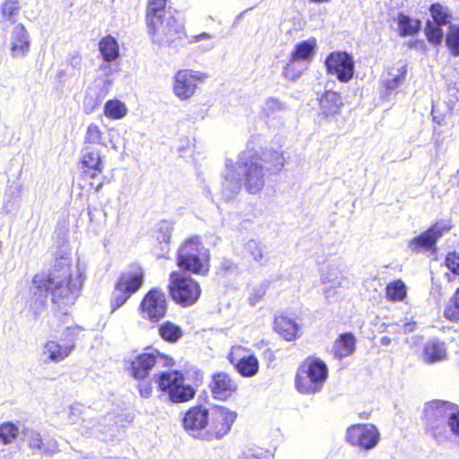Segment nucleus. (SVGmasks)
Returning a JSON list of instances; mask_svg holds the SVG:
<instances>
[{
	"label": "nucleus",
	"instance_id": "nucleus-24",
	"mask_svg": "<svg viewBox=\"0 0 459 459\" xmlns=\"http://www.w3.org/2000/svg\"><path fill=\"white\" fill-rule=\"evenodd\" d=\"M422 359L428 364L446 360L447 349L445 342L437 339L429 340L423 346Z\"/></svg>",
	"mask_w": 459,
	"mask_h": 459
},
{
	"label": "nucleus",
	"instance_id": "nucleus-58",
	"mask_svg": "<svg viewBox=\"0 0 459 459\" xmlns=\"http://www.w3.org/2000/svg\"><path fill=\"white\" fill-rule=\"evenodd\" d=\"M212 39V35L206 33V32H203L199 35H196V36H194L193 37V39L191 40L192 42H199L203 39Z\"/></svg>",
	"mask_w": 459,
	"mask_h": 459
},
{
	"label": "nucleus",
	"instance_id": "nucleus-49",
	"mask_svg": "<svg viewBox=\"0 0 459 459\" xmlns=\"http://www.w3.org/2000/svg\"><path fill=\"white\" fill-rule=\"evenodd\" d=\"M283 108L282 104L276 99H268L263 107V111L266 116H271L273 113L280 111Z\"/></svg>",
	"mask_w": 459,
	"mask_h": 459
},
{
	"label": "nucleus",
	"instance_id": "nucleus-29",
	"mask_svg": "<svg viewBox=\"0 0 459 459\" xmlns=\"http://www.w3.org/2000/svg\"><path fill=\"white\" fill-rule=\"evenodd\" d=\"M356 340L351 333H342L335 341L333 352L335 358L342 359L355 351Z\"/></svg>",
	"mask_w": 459,
	"mask_h": 459
},
{
	"label": "nucleus",
	"instance_id": "nucleus-2",
	"mask_svg": "<svg viewBox=\"0 0 459 459\" xmlns=\"http://www.w3.org/2000/svg\"><path fill=\"white\" fill-rule=\"evenodd\" d=\"M235 167L249 194H257L264 188L268 169L262 163L260 156L252 151L243 152Z\"/></svg>",
	"mask_w": 459,
	"mask_h": 459
},
{
	"label": "nucleus",
	"instance_id": "nucleus-41",
	"mask_svg": "<svg viewBox=\"0 0 459 459\" xmlns=\"http://www.w3.org/2000/svg\"><path fill=\"white\" fill-rule=\"evenodd\" d=\"M19 435V429L12 422H4L0 425V441L4 445L13 443Z\"/></svg>",
	"mask_w": 459,
	"mask_h": 459
},
{
	"label": "nucleus",
	"instance_id": "nucleus-40",
	"mask_svg": "<svg viewBox=\"0 0 459 459\" xmlns=\"http://www.w3.org/2000/svg\"><path fill=\"white\" fill-rule=\"evenodd\" d=\"M262 163L270 165L266 169L280 171L284 165V158L282 154L276 151H268L263 153V157H260Z\"/></svg>",
	"mask_w": 459,
	"mask_h": 459
},
{
	"label": "nucleus",
	"instance_id": "nucleus-13",
	"mask_svg": "<svg viewBox=\"0 0 459 459\" xmlns=\"http://www.w3.org/2000/svg\"><path fill=\"white\" fill-rule=\"evenodd\" d=\"M452 228L451 222L447 221H439L432 225L420 236L410 240L408 247L411 252L419 253L422 250L432 249L437 239Z\"/></svg>",
	"mask_w": 459,
	"mask_h": 459
},
{
	"label": "nucleus",
	"instance_id": "nucleus-46",
	"mask_svg": "<svg viewBox=\"0 0 459 459\" xmlns=\"http://www.w3.org/2000/svg\"><path fill=\"white\" fill-rule=\"evenodd\" d=\"M19 9L18 0H4L0 6L1 14L6 20H12L18 14Z\"/></svg>",
	"mask_w": 459,
	"mask_h": 459
},
{
	"label": "nucleus",
	"instance_id": "nucleus-48",
	"mask_svg": "<svg viewBox=\"0 0 459 459\" xmlns=\"http://www.w3.org/2000/svg\"><path fill=\"white\" fill-rule=\"evenodd\" d=\"M100 70L105 75V79L103 80V89L108 92L113 82V80L109 76L117 71V67H115L110 63L105 62L100 66Z\"/></svg>",
	"mask_w": 459,
	"mask_h": 459
},
{
	"label": "nucleus",
	"instance_id": "nucleus-45",
	"mask_svg": "<svg viewBox=\"0 0 459 459\" xmlns=\"http://www.w3.org/2000/svg\"><path fill=\"white\" fill-rule=\"evenodd\" d=\"M87 410L88 408H85L80 403H74L71 405L67 411V420L69 423L78 427L80 421L87 412Z\"/></svg>",
	"mask_w": 459,
	"mask_h": 459
},
{
	"label": "nucleus",
	"instance_id": "nucleus-18",
	"mask_svg": "<svg viewBox=\"0 0 459 459\" xmlns=\"http://www.w3.org/2000/svg\"><path fill=\"white\" fill-rule=\"evenodd\" d=\"M79 163L84 175L95 178L103 172L104 155L97 146L83 145L80 152Z\"/></svg>",
	"mask_w": 459,
	"mask_h": 459
},
{
	"label": "nucleus",
	"instance_id": "nucleus-32",
	"mask_svg": "<svg viewBox=\"0 0 459 459\" xmlns=\"http://www.w3.org/2000/svg\"><path fill=\"white\" fill-rule=\"evenodd\" d=\"M99 50L104 62L111 63L119 56L118 44L115 38L107 36L99 43Z\"/></svg>",
	"mask_w": 459,
	"mask_h": 459
},
{
	"label": "nucleus",
	"instance_id": "nucleus-51",
	"mask_svg": "<svg viewBox=\"0 0 459 459\" xmlns=\"http://www.w3.org/2000/svg\"><path fill=\"white\" fill-rule=\"evenodd\" d=\"M444 316L446 318L452 321L459 319V307L453 302L451 299L445 308Z\"/></svg>",
	"mask_w": 459,
	"mask_h": 459
},
{
	"label": "nucleus",
	"instance_id": "nucleus-59",
	"mask_svg": "<svg viewBox=\"0 0 459 459\" xmlns=\"http://www.w3.org/2000/svg\"><path fill=\"white\" fill-rule=\"evenodd\" d=\"M415 325H416V324L414 322L404 324V325H403L404 332L411 333V332L414 331Z\"/></svg>",
	"mask_w": 459,
	"mask_h": 459
},
{
	"label": "nucleus",
	"instance_id": "nucleus-26",
	"mask_svg": "<svg viewBox=\"0 0 459 459\" xmlns=\"http://www.w3.org/2000/svg\"><path fill=\"white\" fill-rule=\"evenodd\" d=\"M228 170L225 175L224 182L222 183L221 195L226 201H230L234 198L241 188L240 176H238V170L236 167L231 166L230 168L227 165Z\"/></svg>",
	"mask_w": 459,
	"mask_h": 459
},
{
	"label": "nucleus",
	"instance_id": "nucleus-10",
	"mask_svg": "<svg viewBox=\"0 0 459 459\" xmlns=\"http://www.w3.org/2000/svg\"><path fill=\"white\" fill-rule=\"evenodd\" d=\"M455 405L441 400L429 402L424 407V418L427 429L437 436V430L447 423Z\"/></svg>",
	"mask_w": 459,
	"mask_h": 459
},
{
	"label": "nucleus",
	"instance_id": "nucleus-38",
	"mask_svg": "<svg viewBox=\"0 0 459 459\" xmlns=\"http://www.w3.org/2000/svg\"><path fill=\"white\" fill-rule=\"evenodd\" d=\"M160 337L169 342H176L182 337V330L179 326L171 322H165L159 327Z\"/></svg>",
	"mask_w": 459,
	"mask_h": 459
},
{
	"label": "nucleus",
	"instance_id": "nucleus-39",
	"mask_svg": "<svg viewBox=\"0 0 459 459\" xmlns=\"http://www.w3.org/2000/svg\"><path fill=\"white\" fill-rule=\"evenodd\" d=\"M126 113L127 108L126 105L118 100H108L104 106L105 116L111 119H120L124 117Z\"/></svg>",
	"mask_w": 459,
	"mask_h": 459
},
{
	"label": "nucleus",
	"instance_id": "nucleus-30",
	"mask_svg": "<svg viewBox=\"0 0 459 459\" xmlns=\"http://www.w3.org/2000/svg\"><path fill=\"white\" fill-rule=\"evenodd\" d=\"M343 273L338 266L328 265L322 273L321 281L325 285V293L329 297V290L342 286Z\"/></svg>",
	"mask_w": 459,
	"mask_h": 459
},
{
	"label": "nucleus",
	"instance_id": "nucleus-53",
	"mask_svg": "<svg viewBox=\"0 0 459 459\" xmlns=\"http://www.w3.org/2000/svg\"><path fill=\"white\" fill-rule=\"evenodd\" d=\"M446 264L452 273L459 275V255L455 253L448 254L446 258Z\"/></svg>",
	"mask_w": 459,
	"mask_h": 459
},
{
	"label": "nucleus",
	"instance_id": "nucleus-8",
	"mask_svg": "<svg viewBox=\"0 0 459 459\" xmlns=\"http://www.w3.org/2000/svg\"><path fill=\"white\" fill-rule=\"evenodd\" d=\"M152 41L160 46H169L184 35V27L171 14L154 24H147Z\"/></svg>",
	"mask_w": 459,
	"mask_h": 459
},
{
	"label": "nucleus",
	"instance_id": "nucleus-47",
	"mask_svg": "<svg viewBox=\"0 0 459 459\" xmlns=\"http://www.w3.org/2000/svg\"><path fill=\"white\" fill-rule=\"evenodd\" d=\"M245 248L256 262L264 259V246L262 243L251 239L246 244Z\"/></svg>",
	"mask_w": 459,
	"mask_h": 459
},
{
	"label": "nucleus",
	"instance_id": "nucleus-60",
	"mask_svg": "<svg viewBox=\"0 0 459 459\" xmlns=\"http://www.w3.org/2000/svg\"><path fill=\"white\" fill-rule=\"evenodd\" d=\"M451 299L459 307V288L457 289V290L455 293L454 297L451 298Z\"/></svg>",
	"mask_w": 459,
	"mask_h": 459
},
{
	"label": "nucleus",
	"instance_id": "nucleus-57",
	"mask_svg": "<svg viewBox=\"0 0 459 459\" xmlns=\"http://www.w3.org/2000/svg\"><path fill=\"white\" fill-rule=\"evenodd\" d=\"M82 58L78 54H74L70 57V65L76 69L81 67Z\"/></svg>",
	"mask_w": 459,
	"mask_h": 459
},
{
	"label": "nucleus",
	"instance_id": "nucleus-35",
	"mask_svg": "<svg viewBox=\"0 0 459 459\" xmlns=\"http://www.w3.org/2000/svg\"><path fill=\"white\" fill-rule=\"evenodd\" d=\"M407 73L405 64H398L389 69L385 78V87L388 90H395L405 79Z\"/></svg>",
	"mask_w": 459,
	"mask_h": 459
},
{
	"label": "nucleus",
	"instance_id": "nucleus-21",
	"mask_svg": "<svg viewBox=\"0 0 459 459\" xmlns=\"http://www.w3.org/2000/svg\"><path fill=\"white\" fill-rule=\"evenodd\" d=\"M165 361L166 358L157 351L140 354L132 361V376L136 379H143L155 365L165 364Z\"/></svg>",
	"mask_w": 459,
	"mask_h": 459
},
{
	"label": "nucleus",
	"instance_id": "nucleus-5",
	"mask_svg": "<svg viewBox=\"0 0 459 459\" xmlns=\"http://www.w3.org/2000/svg\"><path fill=\"white\" fill-rule=\"evenodd\" d=\"M159 388L169 394L173 403H184L195 396V391L185 384L183 375L178 371L162 372L157 378Z\"/></svg>",
	"mask_w": 459,
	"mask_h": 459
},
{
	"label": "nucleus",
	"instance_id": "nucleus-25",
	"mask_svg": "<svg viewBox=\"0 0 459 459\" xmlns=\"http://www.w3.org/2000/svg\"><path fill=\"white\" fill-rule=\"evenodd\" d=\"M210 258H203L193 255L178 254V265L195 274L205 275L209 271Z\"/></svg>",
	"mask_w": 459,
	"mask_h": 459
},
{
	"label": "nucleus",
	"instance_id": "nucleus-16",
	"mask_svg": "<svg viewBox=\"0 0 459 459\" xmlns=\"http://www.w3.org/2000/svg\"><path fill=\"white\" fill-rule=\"evenodd\" d=\"M206 76L190 69L179 70L176 75L173 84L175 95L180 100H187L194 95L198 82H201Z\"/></svg>",
	"mask_w": 459,
	"mask_h": 459
},
{
	"label": "nucleus",
	"instance_id": "nucleus-62",
	"mask_svg": "<svg viewBox=\"0 0 459 459\" xmlns=\"http://www.w3.org/2000/svg\"><path fill=\"white\" fill-rule=\"evenodd\" d=\"M91 186L95 188L96 191H100L102 188L103 182L100 181L97 185H94L93 182L91 183Z\"/></svg>",
	"mask_w": 459,
	"mask_h": 459
},
{
	"label": "nucleus",
	"instance_id": "nucleus-14",
	"mask_svg": "<svg viewBox=\"0 0 459 459\" xmlns=\"http://www.w3.org/2000/svg\"><path fill=\"white\" fill-rule=\"evenodd\" d=\"M346 439L351 446L369 450L378 443L379 433L372 424H357L347 429Z\"/></svg>",
	"mask_w": 459,
	"mask_h": 459
},
{
	"label": "nucleus",
	"instance_id": "nucleus-15",
	"mask_svg": "<svg viewBox=\"0 0 459 459\" xmlns=\"http://www.w3.org/2000/svg\"><path fill=\"white\" fill-rule=\"evenodd\" d=\"M75 348V342L70 341L48 340L42 346L39 354L40 360L46 364H57L67 359Z\"/></svg>",
	"mask_w": 459,
	"mask_h": 459
},
{
	"label": "nucleus",
	"instance_id": "nucleus-44",
	"mask_svg": "<svg viewBox=\"0 0 459 459\" xmlns=\"http://www.w3.org/2000/svg\"><path fill=\"white\" fill-rule=\"evenodd\" d=\"M98 420L92 415V411L88 408L87 412L84 414L76 429L81 432L82 435H88L91 430L98 426Z\"/></svg>",
	"mask_w": 459,
	"mask_h": 459
},
{
	"label": "nucleus",
	"instance_id": "nucleus-1",
	"mask_svg": "<svg viewBox=\"0 0 459 459\" xmlns=\"http://www.w3.org/2000/svg\"><path fill=\"white\" fill-rule=\"evenodd\" d=\"M62 273L55 269L49 273H37L30 287V307L37 313L46 305L48 295L54 305L66 313V307L73 305L82 286L80 277L73 278L68 258L62 257L59 263Z\"/></svg>",
	"mask_w": 459,
	"mask_h": 459
},
{
	"label": "nucleus",
	"instance_id": "nucleus-50",
	"mask_svg": "<svg viewBox=\"0 0 459 459\" xmlns=\"http://www.w3.org/2000/svg\"><path fill=\"white\" fill-rule=\"evenodd\" d=\"M172 227L168 221H161L160 224V236L157 237L160 242H169L170 239Z\"/></svg>",
	"mask_w": 459,
	"mask_h": 459
},
{
	"label": "nucleus",
	"instance_id": "nucleus-33",
	"mask_svg": "<svg viewBox=\"0 0 459 459\" xmlns=\"http://www.w3.org/2000/svg\"><path fill=\"white\" fill-rule=\"evenodd\" d=\"M167 0H149L146 21L147 24H154V22H160V19L168 17L166 7Z\"/></svg>",
	"mask_w": 459,
	"mask_h": 459
},
{
	"label": "nucleus",
	"instance_id": "nucleus-11",
	"mask_svg": "<svg viewBox=\"0 0 459 459\" xmlns=\"http://www.w3.org/2000/svg\"><path fill=\"white\" fill-rule=\"evenodd\" d=\"M168 302L165 293L157 288L150 290L143 297L140 309L143 317L152 322H158L166 315Z\"/></svg>",
	"mask_w": 459,
	"mask_h": 459
},
{
	"label": "nucleus",
	"instance_id": "nucleus-42",
	"mask_svg": "<svg viewBox=\"0 0 459 459\" xmlns=\"http://www.w3.org/2000/svg\"><path fill=\"white\" fill-rule=\"evenodd\" d=\"M386 296L393 301L403 300L406 296L405 284L400 280L389 283L386 287Z\"/></svg>",
	"mask_w": 459,
	"mask_h": 459
},
{
	"label": "nucleus",
	"instance_id": "nucleus-12",
	"mask_svg": "<svg viewBox=\"0 0 459 459\" xmlns=\"http://www.w3.org/2000/svg\"><path fill=\"white\" fill-rule=\"evenodd\" d=\"M325 64L327 73L342 82H348L354 75L353 58L346 52H332Z\"/></svg>",
	"mask_w": 459,
	"mask_h": 459
},
{
	"label": "nucleus",
	"instance_id": "nucleus-23",
	"mask_svg": "<svg viewBox=\"0 0 459 459\" xmlns=\"http://www.w3.org/2000/svg\"><path fill=\"white\" fill-rule=\"evenodd\" d=\"M24 440L32 453L49 455L58 450V445L56 440L43 442L40 434L32 429H26L24 431Z\"/></svg>",
	"mask_w": 459,
	"mask_h": 459
},
{
	"label": "nucleus",
	"instance_id": "nucleus-17",
	"mask_svg": "<svg viewBox=\"0 0 459 459\" xmlns=\"http://www.w3.org/2000/svg\"><path fill=\"white\" fill-rule=\"evenodd\" d=\"M209 410L203 406L189 409L183 419L186 431L192 437L205 440Z\"/></svg>",
	"mask_w": 459,
	"mask_h": 459
},
{
	"label": "nucleus",
	"instance_id": "nucleus-55",
	"mask_svg": "<svg viewBox=\"0 0 459 459\" xmlns=\"http://www.w3.org/2000/svg\"><path fill=\"white\" fill-rule=\"evenodd\" d=\"M266 289L264 286H260L253 290L248 298L249 303L252 306L256 305L265 295Z\"/></svg>",
	"mask_w": 459,
	"mask_h": 459
},
{
	"label": "nucleus",
	"instance_id": "nucleus-43",
	"mask_svg": "<svg viewBox=\"0 0 459 459\" xmlns=\"http://www.w3.org/2000/svg\"><path fill=\"white\" fill-rule=\"evenodd\" d=\"M446 44L453 56H459V25H450Z\"/></svg>",
	"mask_w": 459,
	"mask_h": 459
},
{
	"label": "nucleus",
	"instance_id": "nucleus-63",
	"mask_svg": "<svg viewBox=\"0 0 459 459\" xmlns=\"http://www.w3.org/2000/svg\"><path fill=\"white\" fill-rule=\"evenodd\" d=\"M390 342H391V340L389 337H386V336L382 337L381 343L383 345H388Z\"/></svg>",
	"mask_w": 459,
	"mask_h": 459
},
{
	"label": "nucleus",
	"instance_id": "nucleus-4",
	"mask_svg": "<svg viewBox=\"0 0 459 459\" xmlns=\"http://www.w3.org/2000/svg\"><path fill=\"white\" fill-rule=\"evenodd\" d=\"M169 290L172 299L183 307L195 304L201 295L199 283L186 273L169 274Z\"/></svg>",
	"mask_w": 459,
	"mask_h": 459
},
{
	"label": "nucleus",
	"instance_id": "nucleus-56",
	"mask_svg": "<svg viewBox=\"0 0 459 459\" xmlns=\"http://www.w3.org/2000/svg\"><path fill=\"white\" fill-rule=\"evenodd\" d=\"M138 390H139L140 395L145 399L149 398L152 392V385L149 382L139 383Z\"/></svg>",
	"mask_w": 459,
	"mask_h": 459
},
{
	"label": "nucleus",
	"instance_id": "nucleus-27",
	"mask_svg": "<svg viewBox=\"0 0 459 459\" xmlns=\"http://www.w3.org/2000/svg\"><path fill=\"white\" fill-rule=\"evenodd\" d=\"M274 328L287 341H293L299 331V326L296 321L284 315H279L275 317Z\"/></svg>",
	"mask_w": 459,
	"mask_h": 459
},
{
	"label": "nucleus",
	"instance_id": "nucleus-64",
	"mask_svg": "<svg viewBox=\"0 0 459 459\" xmlns=\"http://www.w3.org/2000/svg\"><path fill=\"white\" fill-rule=\"evenodd\" d=\"M65 74H66L65 71L60 70V71H57L56 76L58 78H62L65 75Z\"/></svg>",
	"mask_w": 459,
	"mask_h": 459
},
{
	"label": "nucleus",
	"instance_id": "nucleus-22",
	"mask_svg": "<svg viewBox=\"0 0 459 459\" xmlns=\"http://www.w3.org/2000/svg\"><path fill=\"white\" fill-rule=\"evenodd\" d=\"M211 388L213 397L223 401L236 392L238 385L228 374L219 372L213 375Z\"/></svg>",
	"mask_w": 459,
	"mask_h": 459
},
{
	"label": "nucleus",
	"instance_id": "nucleus-9",
	"mask_svg": "<svg viewBox=\"0 0 459 459\" xmlns=\"http://www.w3.org/2000/svg\"><path fill=\"white\" fill-rule=\"evenodd\" d=\"M429 12L433 21H428L425 28V34L428 40L434 44L439 45L444 38V32L442 26L452 25V13L447 7H445L439 4H433Z\"/></svg>",
	"mask_w": 459,
	"mask_h": 459
},
{
	"label": "nucleus",
	"instance_id": "nucleus-3",
	"mask_svg": "<svg viewBox=\"0 0 459 459\" xmlns=\"http://www.w3.org/2000/svg\"><path fill=\"white\" fill-rule=\"evenodd\" d=\"M328 377L326 364L316 358H307L299 368L295 383L297 390L303 394L321 392Z\"/></svg>",
	"mask_w": 459,
	"mask_h": 459
},
{
	"label": "nucleus",
	"instance_id": "nucleus-6",
	"mask_svg": "<svg viewBox=\"0 0 459 459\" xmlns=\"http://www.w3.org/2000/svg\"><path fill=\"white\" fill-rule=\"evenodd\" d=\"M143 272L140 267H134L121 273L113 292L111 307L112 311L123 306L132 294L136 292L143 285Z\"/></svg>",
	"mask_w": 459,
	"mask_h": 459
},
{
	"label": "nucleus",
	"instance_id": "nucleus-37",
	"mask_svg": "<svg viewBox=\"0 0 459 459\" xmlns=\"http://www.w3.org/2000/svg\"><path fill=\"white\" fill-rule=\"evenodd\" d=\"M103 132L100 127L91 123L87 126L84 138H83V145H101L107 147L106 143L104 142Z\"/></svg>",
	"mask_w": 459,
	"mask_h": 459
},
{
	"label": "nucleus",
	"instance_id": "nucleus-54",
	"mask_svg": "<svg viewBox=\"0 0 459 459\" xmlns=\"http://www.w3.org/2000/svg\"><path fill=\"white\" fill-rule=\"evenodd\" d=\"M295 62L290 59V61L286 65L282 71V75L284 78L295 81L297 78L300 76V72H296L294 69Z\"/></svg>",
	"mask_w": 459,
	"mask_h": 459
},
{
	"label": "nucleus",
	"instance_id": "nucleus-28",
	"mask_svg": "<svg viewBox=\"0 0 459 459\" xmlns=\"http://www.w3.org/2000/svg\"><path fill=\"white\" fill-rule=\"evenodd\" d=\"M342 104L340 94L328 91L320 99V110L325 117L334 116L340 112Z\"/></svg>",
	"mask_w": 459,
	"mask_h": 459
},
{
	"label": "nucleus",
	"instance_id": "nucleus-20",
	"mask_svg": "<svg viewBox=\"0 0 459 459\" xmlns=\"http://www.w3.org/2000/svg\"><path fill=\"white\" fill-rule=\"evenodd\" d=\"M30 49V37L23 24L17 23L9 38L10 56L13 59L24 58Z\"/></svg>",
	"mask_w": 459,
	"mask_h": 459
},
{
	"label": "nucleus",
	"instance_id": "nucleus-34",
	"mask_svg": "<svg viewBox=\"0 0 459 459\" xmlns=\"http://www.w3.org/2000/svg\"><path fill=\"white\" fill-rule=\"evenodd\" d=\"M316 48V39H307L295 46V49L291 54V60L297 62L299 60L310 61L314 56Z\"/></svg>",
	"mask_w": 459,
	"mask_h": 459
},
{
	"label": "nucleus",
	"instance_id": "nucleus-36",
	"mask_svg": "<svg viewBox=\"0 0 459 459\" xmlns=\"http://www.w3.org/2000/svg\"><path fill=\"white\" fill-rule=\"evenodd\" d=\"M421 22L418 19H412L403 13L398 15V27L403 37L412 36L420 29Z\"/></svg>",
	"mask_w": 459,
	"mask_h": 459
},
{
	"label": "nucleus",
	"instance_id": "nucleus-31",
	"mask_svg": "<svg viewBox=\"0 0 459 459\" xmlns=\"http://www.w3.org/2000/svg\"><path fill=\"white\" fill-rule=\"evenodd\" d=\"M178 254L199 255L203 258H210V251L201 242L200 238L195 236L187 239L178 249Z\"/></svg>",
	"mask_w": 459,
	"mask_h": 459
},
{
	"label": "nucleus",
	"instance_id": "nucleus-7",
	"mask_svg": "<svg viewBox=\"0 0 459 459\" xmlns=\"http://www.w3.org/2000/svg\"><path fill=\"white\" fill-rule=\"evenodd\" d=\"M237 419V412L223 406L209 410L205 440L221 439L227 435Z\"/></svg>",
	"mask_w": 459,
	"mask_h": 459
},
{
	"label": "nucleus",
	"instance_id": "nucleus-61",
	"mask_svg": "<svg viewBox=\"0 0 459 459\" xmlns=\"http://www.w3.org/2000/svg\"><path fill=\"white\" fill-rule=\"evenodd\" d=\"M240 459H260L257 455L254 454H245Z\"/></svg>",
	"mask_w": 459,
	"mask_h": 459
},
{
	"label": "nucleus",
	"instance_id": "nucleus-19",
	"mask_svg": "<svg viewBox=\"0 0 459 459\" xmlns=\"http://www.w3.org/2000/svg\"><path fill=\"white\" fill-rule=\"evenodd\" d=\"M228 359L243 377H250L258 372V359L254 355L248 354V351L245 347L233 346Z\"/></svg>",
	"mask_w": 459,
	"mask_h": 459
},
{
	"label": "nucleus",
	"instance_id": "nucleus-52",
	"mask_svg": "<svg viewBox=\"0 0 459 459\" xmlns=\"http://www.w3.org/2000/svg\"><path fill=\"white\" fill-rule=\"evenodd\" d=\"M447 425L449 426L452 433L459 437V411H457L456 406L448 419Z\"/></svg>",
	"mask_w": 459,
	"mask_h": 459
}]
</instances>
